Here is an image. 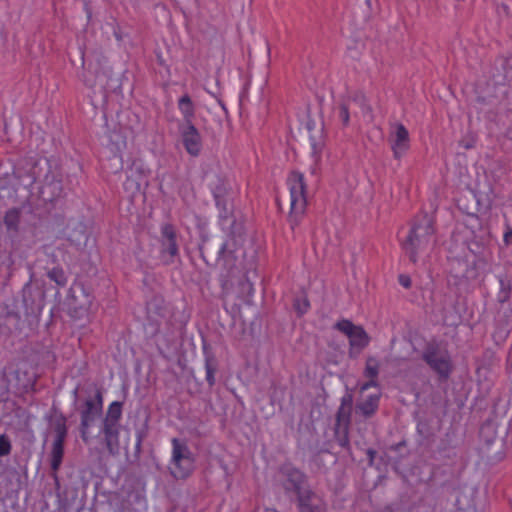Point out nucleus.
<instances>
[{
  "mask_svg": "<svg viewBox=\"0 0 512 512\" xmlns=\"http://www.w3.org/2000/svg\"><path fill=\"white\" fill-rule=\"evenodd\" d=\"M171 475L176 479H186L195 470V459L188 445L178 438L172 439Z\"/></svg>",
  "mask_w": 512,
  "mask_h": 512,
  "instance_id": "nucleus-8",
  "label": "nucleus"
},
{
  "mask_svg": "<svg viewBox=\"0 0 512 512\" xmlns=\"http://www.w3.org/2000/svg\"><path fill=\"white\" fill-rule=\"evenodd\" d=\"M455 512H476L474 505H468L467 508L457 507Z\"/></svg>",
  "mask_w": 512,
  "mask_h": 512,
  "instance_id": "nucleus-40",
  "label": "nucleus"
},
{
  "mask_svg": "<svg viewBox=\"0 0 512 512\" xmlns=\"http://www.w3.org/2000/svg\"><path fill=\"white\" fill-rule=\"evenodd\" d=\"M84 398L80 395V386H76L72 392L73 406L79 414V433L82 441L89 444L92 440L91 428L96 425L103 415L104 397L102 389L95 386L93 392L85 390Z\"/></svg>",
  "mask_w": 512,
  "mask_h": 512,
  "instance_id": "nucleus-2",
  "label": "nucleus"
},
{
  "mask_svg": "<svg viewBox=\"0 0 512 512\" xmlns=\"http://www.w3.org/2000/svg\"><path fill=\"white\" fill-rule=\"evenodd\" d=\"M45 418L55 435L50 451V468L52 471L51 475L57 481V473L63 462L64 446L68 436L67 417L60 409L53 405L50 413Z\"/></svg>",
  "mask_w": 512,
  "mask_h": 512,
  "instance_id": "nucleus-3",
  "label": "nucleus"
},
{
  "mask_svg": "<svg viewBox=\"0 0 512 512\" xmlns=\"http://www.w3.org/2000/svg\"><path fill=\"white\" fill-rule=\"evenodd\" d=\"M381 393L369 395L363 401H359L356 403L355 412L359 414L364 419L372 418L379 408Z\"/></svg>",
  "mask_w": 512,
  "mask_h": 512,
  "instance_id": "nucleus-22",
  "label": "nucleus"
},
{
  "mask_svg": "<svg viewBox=\"0 0 512 512\" xmlns=\"http://www.w3.org/2000/svg\"><path fill=\"white\" fill-rule=\"evenodd\" d=\"M293 307L299 316L304 315L310 308V302L307 297L296 298Z\"/></svg>",
  "mask_w": 512,
  "mask_h": 512,
  "instance_id": "nucleus-33",
  "label": "nucleus"
},
{
  "mask_svg": "<svg viewBox=\"0 0 512 512\" xmlns=\"http://www.w3.org/2000/svg\"><path fill=\"white\" fill-rule=\"evenodd\" d=\"M48 278L55 282L59 287H65L67 285V277L64 270L61 267H54L47 272Z\"/></svg>",
  "mask_w": 512,
  "mask_h": 512,
  "instance_id": "nucleus-31",
  "label": "nucleus"
},
{
  "mask_svg": "<svg viewBox=\"0 0 512 512\" xmlns=\"http://www.w3.org/2000/svg\"><path fill=\"white\" fill-rule=\"evenodd\" d=\"M82 81L85 86L91 89L99 87L105 92H114L118 88H120L118 80H115L116 84L111 83L113 80L110 77H108L105 71L93 73L90 69H88L83 72Z\"/></svg>",
  "mask_w": 512,
  "mask_h": 512,
  "instance_id": "nucleus-16",
  "label": "nucleus"
},
{
  "mask_svg": "<svg viewBox=\"0 0 512 512\" xmlns=\"http://www.w3.org/2000/svg\"><path fill=\"white\" fill-rule=\"evenodd\" d=\"M422 360L438 374L440 379H447L452 372L450 357L447 354H442L435 342L426 344L422 353Z\"/></svg>",
  "mask_w": 512,
  "mask_h": 512,
  "instance_id": "nucleus-11",
  "label": "nucleus"
},
{
  "mask_svg": "<svg viewBox=\"0 0 512 512\" xmlns=\"http://www.w3.org/2000/svg\"><path fill=\"white\" fill-rule=\"evenodd\" d=\"M392 149L395 158H400L409 149V132L401 123L395 125Z\"/></svg>",
  "mask_w": 512,
  "mask_h": 512,
  "instance_id": "nucleus-21",
  "label": "nucleus"
},
{
  "mask_svg": "<svg viewBox=\"0 0 512 512\" xmlns=\"http://www.w3.org/2000/svg\"><path fill=\"white\" fill-rule=\"evenodd\" d=\"M242 231V224L233 220L230 225L228 238L220 245L208 235L204 234L201 236V241L198 245L201 258L207 265H210L209 258H213L216 255L215 261L221 265L222 275L225 278L234 277L240 272L236 236L241 235Z\"/></svg>",
  "mask_w": 512,
  "mask_h": 512,
  "instance_id": "nucleus-1",
  "label": "nucleus"
},
{
  "mask_svg": "<svg viewBox=\"0 0 512 512\" xmlns=\"http://www.w3.org/2000/svg\"><path fill=\"white\" fill-rule=\"evenodd\" d=\"M63 185L59 179L52 178L46 179L45 183L40 189V195L46 202H54L62 196Z\"/></svg>",
  "mask_w": 512,
  "mask_h": 512,
  "instance_id": "nucleus-24",
  "label": "nucleus"
},
{
  "mask_svg": "<svg viewBox=\"0 0 512 512\" xmlns=\"http://www.w3.org/2000/svg\"><path fill=\"white\" fill-rule=\"evenodd\" d=\"M12 444L6 434L0 435V457L7 456L11 453Z\"/></svg>",
  "mask_w": 512,
  "mask_h": 512,
  "instance_id": "nucleus-35",
  "label": "nucleus"
},
{
  "mask_svg": "<svg viewBox=\"0 0 512 512\" xmlns=\"http://www.w3.org/2000/svg\"><path fill=\"white\" fill-rule=\"evenodd\" d=\"M502 458H503V456H499V457H497L496 459H497V460H501Z\"/></svg>",
  "mask_w": 512,
  "mask_h": 512,
  "instance_id": "nucleus-44",
  "label": "nucleus"
},
{
  "mask_svg": "<svg viewBox=\"0 0 512 512\" xmlns=\"http://www.w3.org/2000/svg\"><path fill=\"white\" fill-rule=\"evenodd\" d=\"M178 233L171 223H165L160 228L159 258L163 265L169 266L179 259Z\"/></svg>",
  "mask_w": 512,
  "mask_h": 512,
  "instance_id": "nucleus-10",
  "label": "nucleus"
},
{
  "mask_svg": "<svg viewBox=\"0 0 512 512\" xmlns=\"http://www.w3.org/2000/svg\"><path fill=\"white\" fill-rule=\"evenodd\" d=\"M22 302L25 308L24 315L27 322L38 321L45 305V292L27 283L22 289Z\"/></svg>",
  "mask_w": 512,
  "mask_h": 512,
  "instance_id": "nucleus-12",
  "label": "nucleus"
},
{
  "mask_svg": "<svg viewBox=\"0 0 512 512\" xmlns=\"http://www.w3.org/2000/svg\"><path fill=\"white\" fill-rule=\"evenodd\" d=\"M471 147H472V145H470V143H467V145H465V148H466V149H469V148H471Z\"/></svg>",
  "mask_w": 512,
  "mask_h": 512,
  "instance_id": "nucleus-43",
  "label": "nucleus"
},
{
  "mask_svg": "<svg viewBox=\"0 0 512 512\" xmlns=\"http://www.w3.org/2000/svg\"><path fill=\"white\" fill-rule=\"evenodd\" d=\"M203 353L205 362L204 366L206 371V381L209 387L212 388L216 383L215 374L218 371V360L207 345L203 346Z\"/></svg>",
  "mask_w": 512,
  "mask_h": 512,
  "instance_id": "nucleus-26",
  "label": "nucleus"
},
{
  "mask_svg": "<svg viewBox=\"0 0 512 512\" xmlns=\"http://www.w3.org/2000/svg\"><path fill=\"white\" fill-rule=\"evenodd\" d=\"M182 144L186 152L192 157H198L202 151V137L194 124L178 125Z\"/></svg>",
  "mask_w": 512,
  "mask_h": 512,
  "instance_id": "nucleus-15",
  "label": "nucleus"
},
{
  "mask_svg": "<svg viewBox=\"0 0 512 512\" xmlns=\"http://www.w3.org/2000/svg\"><path fill=\"white\" fill-rule=\"evenodd\" d=\"M495 433V428L492 422L484 423L480 428V437L488 444L491 445L494 440L492 435Z\"/></svg>",
  "mask_w": 512,
  "mask_h": 512,
  "instance_id": "nucleus-32",
  "label": "nucleus"
},
{
  "mask_svg": "<svg viewBox=\"0 0 512 512\" xmlns=\"http://www.w3.org/2000/svg\"><path fill=\"white\" fill-rule=\"evenodd\" d=\"M263 512H278V511L274 508H265Z\"/></svg>",
  "mask_w": 512,
  "mask_h": 512,
  "instance_id": "nucleus-42",
  "label": "nucleus"
},
{
  "mask_svg": "<svg viewBox=\"0 0 512 512\" xmlns=\"http://www.w3.org/2000/svg\"><path fill=\"white\" fill-rule=\"evenodd\" d=\"M228 197L222 196L221 198H214L216 207L219 210V218L226 221L233 217V209L228 205Z\"/></svg>",
  "mask_w": 512,
  "mask_h": 512,
  "instance_id": "nucleus-29",
  "label": "nucleus"
},
{
  "mask_svg": "<svg viewBox=\"0 0 512 512\" xmlns=\"http://www.w3.org/2000/svg\"><path fill=\"white\" fill-rule=\"evenodd\" d=\"M296 496L299 512H325L324 505L317 495L309 488Z\"/></svg>",
  "mask_w": 512,
  "mask_h": 512,
  "instance_id": "nucleus-19",
  "label": "nucleus"
},
{
  "mask_svg": "<svg viewBox=\"0 0 512 512\" xmlns=\"http://www.w3.org/2000/svg\"><path fill=\"white\" fill-rule=\"evenodd\" d=\"M354 397L350 391H347L340 400V406L335 414V423L333 427L334 439L340 447L346 451H351L349 432L352 422Z\"/></svg>",
  "mask_w": 512,
  "mask_h": 512,
  "instance_id": "nucleus-7",
  "label": "nucleus"
},
{
  "mask_svg": "<svg viewBox=\"0 0 512 512\" xmlns=\"http://www.w3.org/2000/svg\"><path fill=\"white\" fill-rule=\"evenodd\" d=\"M367 379H368V381H366L365 383H363L360 386V391L361 392H364V391L368 390L371 387H379L378 379H374V378H367Z\"/></svg>",
  "mask_w": 512,
  "mask_h": 512,
  "instance_id": "nucleus-36",
  "label": "nucleus"
},
{
  "mask_svg": "<svg viewBox=\"0 0 512 512\" xmlns=\"http://www.w3.org/2000/svg\"><path fill=\"white\" fill-rule=\"evenodd\" d=\"M398 281L399 283L404 287V288H410L411 285H412V282H411V279L409 276L407 275H404V274H400L399 277H398Z\"/></svg>",
  "mask_w": 512,
  "mask_h": 512,
  "instance_id": "nucleus-38",
  "label": "nucleus"
},
{
  "mask_svg": "<svg viewBox=\"0 0 512 512\" xmlns=\"http://www.w3.org/2000/svg\"><path fill=\"white\" fill-rule=\"evenodd\" d=\"M435 229L433 221L423 215L414 220L409 233L402 244L405 253L409 256L410 261L416 263L418 254L427 250Z\"/></svg>",
  "mask_w": 512,
  "mask_h": 512,
  "instance_id": "nucleus-4",
  "label": "nucleus"
},
{
  "mask_svg": "<svg viewBox=\"0 0 512 512\" xmlns=\"http://www.w3.org/2000/svg\"><path fill=\"white\" fill-rule=\"evenodd\" d=\"M361 100H363V97L357 94L343 97L339 100L336 107L334 108V113L340 120L343 127L349 126L350 116L353 113V108L358 103V101Z\"/></svg>",
  "mask_w": 512,
  "mask_h": 512,
  "instance_id": "nucleus-20",
  "label": "nucleus"
},
{
  "mask_svg": "<svg viewBox=\"0 0 512 512\" xmlns=\"http://www.w3.org/2000/svg\"><path fill=\"white\" fill-rule=\"evenodd\" d=\"M26 321V318L22 320L18 311L6 305L2 314H0V333L11 335L16 332H21Z\"/></svg>",
  "mask_w": 512,
  "mask_h": 512,
  "instance_id": "nucleus-17",
  "label": "nucleus"
},
{
  "mask_svg": "<svg viewBox=\"0 0 512 512\" xmlns=\"http://www.w3.org/2000/svg\"><path fill=\"white\" fill-rule=\"evenodd\" d=\"M368 458H369V461L372 463L376 457V450L372 449V448H369L366 452Z\"/></svg>",
  "mask_w": 512,
  "mask_h": 512,
  "instance_id": "nucleus-41",
  "label": "nucleus"
},
{
  "mask_svg": "<svg viewBox=\"0 0 512 512\" xmlns=\"http://www.w3.org/2000/svg\"><path fill=\"white\" fill-rule=\"evenodd\" d=\"M499 282V290L496 294L497 306L512 303V280L507 274L497 276Z\"/></svg>",
  "mask_w": 512,
  "mask_h": 512,
  "instance_id": "nucleus-25",
  "label": "nucleus"
},
{
  "mask_svg": "<svg viewBox=\"0 0 512 512\" xmlns=\"http://www.w3.org/2000/svg\"><path fill=\"white\" fill-rule=\"evenodd\" d=\"M334 329L342 332L349 338L350 354L353 349L362 351L369 345L370 337L362 326L355 325L348 319H342L335 323Z\"/></svg>",
  "mask_w": 512,
  "mask_h": 512,
  "instance_id": "nucleus-13",
  "label": "nucleus"
},
{
  "mask_svg": "<svg viewBox=\"0 0 512 512\" xmlns=\"http://www.w3.org/2000/svg\"><path fill=\"white\" fill-rule=\"evenodd\" d=\"M125 188L126 189H134L136 191H139L141 188V184L137 181H135L131 176L127 177V180L125 182Z\"/></svg>",
  "mask_w": 512,
  "mask_h": 512,
  "instance_id": "nucleus-37",
  "label": "nucleus"
},
{
  "mask_svg": "<svg viewBox=\"0 0 512 512\" xmlns=\"http://www.w3.org/2000/svg\"><path fill=\"white\" fill-rule=\"evenodd\" d=\"M178 109L182 115V122L179 125L194 124L196 107L188 93L183 94L177 102Z\"/></svg>",
  "mask_w": 512,
  "mask_h": 512,
  "instance_id": "nucleus-23",
  "label": "nucleus"
},
{
  "mask_svg": "<svg viewBox=\"0 0 512 512\" xmlns=\"http://www.w3.org/2000/svg\"><path fill=\"white\" fill-rule=\"evenodd\" d=\"M123 414V402H112L102 419L100 426V435L102 443L110 456H116L120 450V428Z\"/></svg>",
  "mask_w": 512,
  "mask_h": 512,
  "instance_id": "nucleus-5",
  "label": "nucleus"
},
{
  "mask_svg": "<svg viewBox=\"0 0 512 512\" xmlns=\"http://www.w3.org/2000/svg\"><path fill=\"white\" fill-rule=\"evenodd\" d=\"M147 436V431L145 429H139L136 431V444H135V451L134 456L139 459L141 453H142V443L144 439Z\"/></svg>",
  "mask_w": 512,
  "mask_h": 512,
  "instance_id": "nucleus-34",
  "label": "nucleus"
},
{
  "mask_svg": "<svg viewBox=\"0 0 512 512\" xmlns=\"http://www.w3.org/2000/svg\"><path fill=\"white\" fill-rule=\"evenodd\" d=\"M151 305L154 313L162 318H167V325L171 332L182 331L185 328L188 317L184 313L175 311L164 299L155 297Z\"/></svg>",
  "mask_w": 512,
  "mask_h": 512,
  "instance_id": "nucleus-14",
  "label": "nucleus"
},
{
  "mask_svg": "<svg viewBox=\"0 0 512 512\" xmlns=\"http://www.w3.org/2000/svg\"><path fill=\"white\" fill-rule=\"evenodd\" d=\"M503 241L506 246L512 245V227L507 226L504 232Z\"/></svg>",
  "mask_w": 512,
  "mask_h": 512,
  "instance_id": "nucleus-39",
  "label": "nucleus"
},
{
  "mask_svg": "<svg viewBox=\"0 0 512 512\" xmlns=\"http://www.w3.org/2000/svg\"><path fill=\"white\" fill-rule=\"evenodd\" d=\"M379 370L380 365L378 360L375 357H368L366 359L365 369L363 371L364 377L378 379Z\"/></svg>",
  "mask_w": 512,
  "mask_h": 512,
  "instance_id": "nucleus-30",
  "label": "nucleus"
},
{
  "mask_svg": "<svg viewBox=\"0 0 512 512\" xmlns=\"http://www.w3.org/2000/svg\"><path fill=\"white\" fill-rule=\"evenodd\" d=\"M287 185L290 191V211L287 221L292 231L302 222L306 208V182L304 175L299 171H292L287 178Z\"/></svg>",
  "mask_w": 512,
  "mask_h": 512,
  "instance_id": "nucleus-6",
  "label": "nucleus"
},
{
  "mask_svg": "<svg viewBox=\"0 0 512 512\" xmlns=\"http://www.w3.org/2000/svg\"><path fill=\"white\" fill-rule=\"evenodd\" d=\"M278 477L287 495H297L309 486L306 474L290 462H285L279 467Z\"/></svg>",
  "mask_w": 512,
  "mask_h": 512,
  "instance_id": "nucleus-9",
  "label": "nucleus"
},
{
  "mask_svg": "<svg viewBox=\"0 0 512 512\" xmlns=\"http://www.w3.org/2000/svg\"><path fill=\"white\" fill-rule=\"evenodd\" d=\"M494 322V335L501 339H505L512 329V303L497 306Z\"/></svg>",
  "mask_w": 512,
  "mask_h": 512,
  "instance_id": "nucleus-18",
  "label": "nucleus"
},
{
  "mask_svg": "<svg viewBox=\"0 0 512 512\" xmlns=\"http://www.w3.org/2000/svg\"><path fill=\"white\" fill-rule=\"evenodd\" d=\"M210 189L214 198L229 196L231 190L228 181L225 178L218 175L216 176V181L211 183Z\"/></svg>",
  "mask_w": 512,
  "mask_h": 512,
  "instance_id": "nucleus-28",
  "label": "nucleus"
},
{
  "mask_svg": "<svg viewBox=\"0 0 512 512\" xmlns=\"http://www.w3.org/2000/svg\"><path fill=\"white\" fill-rule=\"evenodd\" d=\"M21 222V209L13 207L8 209L3 217V223L8 232L17 234Z\"/></svg>",
  "mask_w": 512,
  "mask_h": 512,
  "instance_id": "nucleus-27",
  "label": "nucleus"
}]
</instances>
